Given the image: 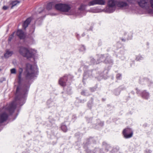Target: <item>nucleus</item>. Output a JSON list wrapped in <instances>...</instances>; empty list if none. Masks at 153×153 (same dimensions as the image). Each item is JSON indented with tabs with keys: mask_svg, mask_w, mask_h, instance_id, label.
Listing matches in <instances>:
<instances>
[{
	"mask_svg": "<svg viewBox=\"0 0 153 153\" xmlns=\"http://www.w3.org/2000/svg\"><path fill=\"white\" fill-rule=\"evenodd\" d=\"M23 69L19 68L18 76V85L17 87L15 97L14 101L7 107V109L10 114H12L16 109V105H23L25 102V97L27 96L31 80L35 76L38 71L36 65L32 66L29 63L26 64V68L24 74L25 80L23 83L21 79V74Z\"/></svg>",
	"mask_w": 153,
	"mask_h": 153,
	"instance_id": "1",
	"label": "nucleus"
},
{
	"mask_svg": "<svg viewBox=\"0 0 153 153\" xmlns=\"http://www.w3.org/2000/svg\"><path fill=\"white\" fill-rule=\"evenodd\" d=\"M19 51L20 54L23 56L27 57V59L33 58L34 54L33 52L23 47H20Z\"/></svg>",
	"mask_w": 153,
	"mask_h": 153,
	"instance_id": "2",
	"label": "nucleus"
},
{
	"mask_svg": "<svg viewBox=\"0 0 153 153\" xmlns=\"http://www.w3.org/2000/svg\"><path fill=\"white\" fill-rule=\"evenodd\" d=\"M139 5L141 7L147 10L149 13H153V10L150 8V2L148 0H140L138 1Z\"/></svg>",
	"mask_w": 153,
	"mask_h": 153,
	"instance_id": "3",
	"label": "nucleus"
},
{
	"mask_svg": "<svg viewBox=\"0 0 153 153\" xmlns=\"http://www.w3.org/2000/svg\"><path fill=\"white\" fill-rule=\"evenodd\" d=\"M117 1L114 0H109L108 2V6L106 8V12L109 13L114 12L116 8Z\"/></svg>",
	"mask_w": 153,
	"mask_h": 153,
	"instance_id": "4",
	"label": "nucleus"
},
{
	"mask_svg": "<svg viewBox=\"0 0 153 153\" xmlns=\"http://www.w3.org/2000/svg\"><path fill=\"white\" fill-rule=\"evenodd\" d=\"M55 8L61 11L68 12L71 9L70 6L66 4H58L55 6Z\"/></svg>",
	"mask_w": 153,
	"mask_h": 153,
	"instance_id": "5",
	"label": "nucleus"
},
{
	"mask_svg": "<svg viewBox=\"0 0 153 153\" xmlns=\"http://www.w3.org/2000/svg\"><path fill=\"white\" fill-rule=\"evenodd\" d=\"M129 2V0H120L117 1V6L120 9L124 10L127 9L129 7V5L126 1Z\"/></svg>",
	"mask_w": 153,
	"mask_h": 153,
	"instance_id": "6",
	"label": "nucleus"
},
{
	"mask_svg": "<svg viewBox=\"0 0 153 153\" xmlns=\"http://www.w3.org/2000/svg\"><path fill=\"white\" fill-rule=\"evenodd\" d=\"M123 133L125 138H128L132 137L133 131L131 129L127 128L123 130Z\"/></svg>",
	"mask_w": 153,
	"mask_h": 153,
	"instance_id": "7",
	"label": "nucleus"
},
{
	"mask_svg": "<svg viewBox=\"0 0 153 153\" xmlns=\"http://www.w3.org/2000/svg\"><path fill=\"white\" fill-rule=\"evenodd\" d=\"M105 4L104 0H93L88 3V5L90 6L96 4L103 5Z\"/></svg>",
	"mask_w": 153,
	"mask_h": 153,
	"instance_id": "8",
	"label": "nucleus"
},
{
	"mask_svg": "<svg viewBox=\"0 0 153 153\" xmlns=\"http://www.w3.org/2000/svg\"><path fill=\"white\" fill-rule=\"evenodd\" d=\"M8 115L5 112H3L0 115V123H1L6 121L7 119Z\"/></svg>",
	"mask_w": 153,
	"mask_h": 153,
	"instance_id": "9",
	"label": "nucleus"
},
{
	"mask_svg": "<svg viewBox=\"0 0 153 153\" xmlns=\"http://www.w3.org/2000/svg\"><path fill=\"white\" fill-rule=\"evenodd\" d=\"M68 76H65L61 78L59 81V84L62 86H65L66 82Z\"/></svg>",
	"mask_w": 153,
	"mask_h": 153,
	"instance_id": "10",
	"label": "nucleus"
},
{
	"mask_svg": "<svg viewBox=\"0 0 153 153\" xmlns=\"http://www.w3.org/2000/svg\"><path fill=\"white\" fill-rule=\"evenodd\" d=\"M92 75V70H88L85 71L83 75V80L87 79Z\"/></svg>",
	"mask_w": 153,
	"mask_h": 153,
	"instance_id": "11",
	"label": "nucleus"
},
{
	"mask_svg": "<svg viewBox=\"0 0 153 153\" xmlns=\"http://www.w3.org/2000/svg\"><path fill=\"white\" fill-rule=\"evenodd\" d=\"M89 61L88 62V64L89 65H94L98 64L97 61L92 57H90L89 58Z\"/></svg>",
	"mask_w": 153,
	"mask_h": 153,
	"instance_id": "12",
	"label": "nucleus"
},
{
	"mask_svg": "<svg viewBox=\"0 0 153 153\" xmlns=\"http://www.w3.org/2000/svg\"><path fill=\"white\" fill-rule=\"evenodd\" d=\"M31 20V17L28 18L24 22L22 26L23 28L24 29H25L26 28L28 27V25L30 23Z\"/></svg>",
	"mask_w": 153,
	"mask_h": 153,
	"instance_id": "13",
	"label": "nucleus"
},
{
	"mask_svg": "<svg viewBox=\"0 0 153 153\" xmlns=\"http://www.w3.org/2000/svg\"><path fill=\"white\" fill-rule=\"evenodd\" d=\"M17 35L21 39H24L25 38V36L24 32L22 30H18L16 33Z\"/></svg>",
	"mask_w": 153,
	"mask_h": 153,
	"instance_id": "14",
	"label": "nucleus"
},
{
	"mask_svg": "<svg viewBox=\"0 0 153 153\" xmlns=\"http://www.w3.org/2000/svg\"><path fill=\"white\" fill-rule=\"evenodd\" d=\"M104 63L105 64H111L113 63V61L111 59L110 56L105 55V59L104 60Z\"/></svg>",
	"mask_w": 153,
	"mask_h": 153,
	"instance_id": "15",
	"label": "nucleus"
},
{
	"mask_svg": "<svg viewBox=\"0 0 153 153\" xmlns=\"http://www.w3.org/2000/svg\"><path fill=\"white\" fill-rule=\"evenodd\" d=\"M105 55H101L99 56V58L97 59V62H98V64L100 62H103L105 59Z\"/></svg>",
	"mask_w": 153,
	"mask_h": 153,
	"instance_id": "16",
	"label": "nucleus"
},
{
	"mask_svg": "<svg viewBox=\"0 0 153 153\" xmlns=\"http://www.w3.org/2000/svg\"><path fill=\"white\" fill-rule=\"evenodd\" d=\"M13 53L12 51H7L4 54V56L6 58H8L12 55Z\"/></svg>",
	"mask_w": 153,
	"mask_h": 153,
	"instance_id": "17",
	"label": "nucleus"
},
{
	"mask_svg": "<svg viewBox=\"0 0 153 153\" xmlns=\"http://www.w3.org/2000/svg\"><path fill=\"white\" fill-rule=\"evenodd\" d=\"M54 3L53 2H50L48 4L46 9L48 10H50L52 9V7L54 5Z\"/></svg>",
	"mask_w": 153,
	"mask_h": 153,
	"instance_id": "18",
	"label": "nucleus"
},
{
	"mask_svg": "<svg viewBox=\"0 0 153 153\" xmlns=\"http://www.w3.org/2000/svg\"><path fill=\"white\" fill-rule=\"evenodd\" d=\"M86 5L84 4H81L80 7L79 8V12H83L85 8Z\"/></svg>",
	"mask_w": 153,
	"mask_h": 153,
	"instance_id": "19",
	"label": "nucleus"
},
{
	"mask_svg": "<svg viewBox=\"0 0 153 153\" xmlns=\"http://www.w3.org/2000/svg\"><path fill=\"white\" fill-rule=\"evenodd\" d=\"M142 97L146 99H147L149 97V94L146 92L145 91H144L142 93Z\"/></svg>",
	"mask_w": 153,
	"mask_h": 153,
	"instance_id": "20",
	"label": "nucleus"
},
{
	"mask_svg": "<svg viewBox=\"0 0 153 153\" xmlns=\"http://www.w3.org/2000/svg\"><path fill=\"white\" fill-rule=\"evenodd\" d=\"M88 67V66L85 65L84 63H82L81 64V68L79 69L78 71H80V72H81L82 71V70H81V68H83L84 70H85Z\"/></svg>",
	"mask_w": 153,
	"mask_h": 153,
	"instance_id": "21",
	"label": "nucleus"
},
{
	"mask_svg": "<svg viewBox=\"0 0 153 153\" xmlns=\"http://www.w3.org/2000/svg\"><path fill=\"white\" fill-rule=\"evenodd\" d=\"M20 1H12L11 3V4L12 5L11 8L15 5H16L17 4L20 3Z\"/></svg>",
	"mask_w": 153,
	"mask_h": 153,
	"instance_id": "22",
	"label": "nucleus"
},
{
	"mask_svg": "<svg viewBox=\"0 0 153 153\" xmlns=\"http://www.w3.org/2000/svg\"><path fill=\"white\" fill-rule=\"evenodd\" d=\"M61 128L62 131L64 132H66L67 130V126L65 125H62L61 127Z\"/></svg>",
	"mask_w": 153,
	"mask_h": 153,
	"instance_id": "23",
	"label": "nucleus"
},
{
	"mask_svg": "<svg viewBox=\"0 0 153 153\" xmlns=\"http://www.w3.org/2000/svg\"><path fill=\"white\" fill-rule=\"evenodd\" d=\"M143 57L140 55L136 57V60L137 61H139L140 60H141L142 59Z\"/></svg>",
	"mask_w": 153,
	"mask_h": 153,
	"instance_id": "24",
	"label": "nucleus"
},
{
	"mask_svg": "<svg viewBox=\"0 0 153 153\" xmlns=\"http://www.w3.org/2000/svg\"><path fill=\"white\" fill-rule=\"evenodd\" d=\"M150 2V8H151V7L152 8H153V0H151L150 1H149Z\"/></svg>",
	"mask_w": 153,
	"mask_h": 153,
	"instance_id": "25",
	"label": "nucleus"
},
{
	"mask_svg": "<svg viewBox=\"0 0 153 153\" xmlns=\"http://www.w3.org/2000/svg\"><path fill=\"white\" fill-rule=\"evenodd\" d=\"M85 47L83 45H82L80 48V50L81 51H84L85 50Z\"/></svg>",
	"mask_w": 153,
	"mask_h": 153,
	"instance_id": "26",
	"label": "nucleus"
},
{
	"mask_svg": "<svg viewBox=\"0 0 153 153\" xmlns=\"http://www.w3.org/2000/svg\"><path fill=\"white\" fill-rule=\"evenodd\" d=\"M11 72L12 74H15L16 73V70L15 68L12 69L11 70Z\"/></svg>",
	"mask_w": 153,
	"mask_h": 153,
	"instance_id": "27",
	"label": "nucleus"
},
{
	"mask_svg": "<svg viewBox=\"0 0 153 153\" xmlns=\"http://www.w3.org/2000/svg\"><path fill=\"white\" fill-rule=\"evenodd\" d=\"M92 100H91V102L90 103L88 102V107L90 108H91V105H92Z\"/></svg>",
	"mask_w": 153,
	"mask_h": 153,
	"instance_id": "28",
	"label": "nucleus"
},
{
	"mask_svg": "<svg viewBox=\"0 0 153 153\" xmlns=\"http://www.w3.org/2000/svg\"><path fill=\"white\" fill-rule=\"evenodd\" d=\"M111 148L110 146L109 145H106V149L107 150V151L109 150L110 148Z\"/></svg>",
	"mask_w": 153,
	"mask_h": 153,
	"instance_id": "29",
	"label": "nucleus"
},
{
	"mask_svg": "<svg viewBox=\"0 0 153 153\" xmlns=\"http://www.w3.org/2000/svg\"><path fill=\"white\" fill-rule=\"evenodd\" d=\"M121 75L120 74H118L117 75L116 77L117 79H120V78L121 77Z\"/></svg>",
	"mask_w": 153,
	"mask_h": 153,
	"instance_id": "30",
	"label": "nucleus"
},
{
	"mask_svg": "<svg viewBox=\"0 0 153 153\" xmlns=\"http://www.w3.org/2000/svg\"><path fill=\"white\" fill-rule=\"evenodd\" d=\"M3 9L4 10H7L8 8V7L7 6H4L3 7Z\"/></svg>",
	"mask_w": 153,
	"mask_h": 153,
	"instance_id": "31",
	"label": "nucleus"
},
{
	"mask_svg": "<svg viewBox=\"0 0 153 153\" xmlns=\"http://www.w3.org/2000/svg\"><path fill=\"white\" fill-rule=\"evenodd\" d=\"M13 37L10 36L8 38V41H11V40L12 39H13Z\"/></svg>",
	"mask_w": 153,
	"mask_h": 153,
	"instance_id": "32",
	"label": "nucleus"
},
{
	"mask_svg": "<svg viewBox=\"0 0 153 153\" xmlns=\"http://www.w3.org/2000/svg\"><path fill=\"white\" fill-rule=\"evenodd\" d=\"M146 153H150L151 152V151L150 150H148V152L147 150L146 151Z\"/></svg>",
	"mask_w": 153,
	"mask_h": 153,
	"instance_id": "33",
	"label": "nucleus"
},
{
	"mask_svg": "<svg viewBox=\"0 0 153 153\" xmlns=\"http://www.w3.org/2000/svg\"><path fill=\"white\" fill-rule=\"evenodd\" d=\"M95 88H93V89L92 88H91V91H95Z\"/></svg>",
	"mask_w": 153,
	"mask_h": 153,
	"instance_id": "34",
	"label": "nucleus"
},
{
	"mask_svg": "<svg viewBox=\"0 0 153 153\" xmlns=\"http://www.w3.org/2000/svg\"><path fill=\"white\" fill-rule=\"evenodd\" d=\"M85 93V91H82V92H81V94H82V95H85V94H84Z\"/></svg>",
	"mask_w": 153,
	"mask_h": 153,
	"instance_id": "35",
	"label": "nucleus"
},
{
	"mask_svg": "<svg viewBox=\"0 0 153 153\" xmlns=\"http://www.w3.org/2000/svg\"><path fill=\"white\" fill-rule=\"evenodd\" d=\"M32 28H33V29H34L33 30V31H32V33H33V32H34V29H35V28H34V26H33V27H32Z\"/></svg>",
	"mask_w": 153,
	"mask_h": 153,
	"instance_id": "36",
	"label": "nucleus"
},
{
	"mask_svg": "<svg viewBox=\"0 0 153 153\" xmlns=\"http://www.w3.org/2000/svg\"><path fill=\"white\" fill-rule=\"evenodd\" d=\"M13 35H14V33H13L12 34H11V35L10 36L13 37Z\"/></svg>",
	"mask_w": 153,
	"mask_h": 153,
	"instance_id": "37",
	"label": "nucleus"
},
{
	"mask_svg": "<svg viewBox=\"0 0 153 153\" xmlns=\"http://www.w3.org/2000/svg\"><path fill=\"white\" fill-rule=\"evenodd\" d=\"M86 152H87V153H88L90 152V151H88L87 150H86Z\"/></svg>",
	"mask_w": 153,
	"mask_h": 153,
	"instance_id": "38",
	"label": "nucleus"
},
{
	"mask_svg": "<svg viewBox=\"0 0 153 153\" xmlns=\"http://www.w3.org/2000/svg\"><path fill=\"white\" fill-rule=\"evenodd\" d=\"M120 94V92H118V93H117V94H116V95H118V94Z\"/></svg>",
	"mask_w": 153,
	"mask_h": 153,
	"instance_id": "39",
	"label": "nucleus"
},
{
	"mask_svg": "<svg viewBox=\"0 0 153 153\" xmlns=\"http://www.w3.org/2000/svg\"><path fill=\"white\" fill-rule=\"evenodd\" d=\"M85 35V34L84 33L82 34V36H84Z\"/></svg>",
	"mask_w": 153,
	"mask_h": 153,
	"instance_id": "40",
	"label": "nucleus"
},
{
	"mask_svg": "<svg viewBox=\"0 0 153 153\" xmlns=\"http://www.w3.org/2000/svg\"><path fill=\"white\" fill-rule=\"evenodd\" d=\"M122 41H124V39H122Z\"/></svg>",
	"mask_w": 153,
	"mask_h": 153,
	"instance_id": "41",
	"label": "nucleus"
},
{
	"mask_svg": "<svg viewBox=\"0 0 153 153\" xmlns=\"http://www.w3.org/2000/svg\"><path fill=\"white\" fill-rule=\"evenodd\" d=\"M77 37L78 39V38L77 36Z\"/></svg>",
	"mask_w": 153,
	"mask_h": 153,
	"instance_id": "42",
	"label": "nucleus"
}]
</instances>
